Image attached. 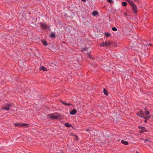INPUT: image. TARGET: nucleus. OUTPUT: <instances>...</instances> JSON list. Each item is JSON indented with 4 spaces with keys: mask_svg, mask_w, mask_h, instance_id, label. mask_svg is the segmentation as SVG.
Returning <instances> with one entry per match:
<instances>
[{
    "mask_svg": "<svg viewBox=\"0 0 153 153\" xmlns=\"http://www.w3.org/2000/svg\"><path fill=\"white\" fill-rule=\"evenodd\" d=\"M112 44V42L109 41L105 42L102 41L100 45V46L101 47H103L104 46L106 47H109L111 46Z\"/></svg>",
    "mask_w": 153,
    "mask_h": 153,
    "instance_id": "f257e3e1",
    "label": "nucleus"
},
{
    "mask_svg": "<svg viewBox=\"0 0 153 153\" xmlns=\"http://www.w3.org/2000/svg\"><path fill=\"white\" fill-rule=\"evenodd\" d=\"M130 5L132 7V10L133 12L135 14L137 13L138 10L136 5L134 3L133 1L130 4Z\"/></svg>",
    "mask_w": 153,
    "mask_h": 153,
    "instance_id": "f03ea898",
    "label": "nucleus"
},
{
    "mask_svg": "<svg viewBox=\"0 0 153 153\" xmlns=\"http://www.w3.org/2000/svg\"><path fill=\"white\" fill-rule=\"evenodd\" d=\"M48 117L51 119H59L60 118L59 116L57 115H55L53 114H49L48 116Z\"/></svg>",
    "mask_w": 153,
    "mask_h": 153,
    "instance_id": "7ed1b4c3",
    "label": "nucleus"
},
{
    "mask_svg": "<svg viewBox=\"0 0 153 153\" xmlns=\"http://www.w3.org/2000/svg\"><path fill=\"white\" fill-rule=\"evenodd\" d=\"M14 125L16 127H21L22 126H26L27 127L28 126V124H25L24 123H14Z\"/></svg>",
    "mask_w": 153,
    "mask_h": 153,
    "instance_id": "20e7f679",
    "label": "nucleus"
},
{
    "mask_svg": "<svg viewBox=\"0 0 153 153\" xmlns=\"http://www.w3.org/2000/svg\"><path fill=\"white\" fill-rule=\"evenodd\" d=\"M41 27L44 29H46L49 28V26L47 25L45 23H40Z\"/></svg>",
    "mask_w": 153,
    "mask_h": 153,
    "instance_id": "39448f33",
    "label": "nucleus"
},
{
    "mask_svg": "<svg viewBox=\"0 0 153 153\" xmlns=\"http://www.w3.org/2000/svg\"><path fill=\"white\" fill-rule=\"evenodd\" d=\"M137 116L140 117L145 118V117L143 116V112L142 111H140L139 112H137Z\"/></svg>",
    "mask_w": 153,
    "mask_h": 153,
    "instance_id": "423d86ee",
    "label": "nucleus"
},
{
    "mask_svg": "<svg viewBox=\"0 0 153 153\" xmlns=\"http://www.w3.org/2000/svg\"><path fill=\"white\" fill-rule=\"evenodd\" d=\"M138 128L140 129V132L141 133H143L145 132H148V131L146 128L142 126H138Z\"/></svg>",
    "mask_w": 153,
    "mask_h": 153,
    "instance_id": "0eeeda50",
    "label": "nucleus"
},
{
    "mask_svg": "<svg viewBox=\"0 0 153 153\" xmlns=\"http://www.w3.org/2000/svg\"><path fill=\"white\" fill-rule=\"evenodd\" d=\"M11 105L10 104H7V105L6 107H2L1 109L2 110H6L7 111H8L9 110Z\"/></svg>",
    "mask_w": 153,
    "mask_h": 153,
    "instance_id": "6e6552de",
    "label": "nucleus"
},
{
    "mask_svg": "<svg viewBox=\"0 0 153 153\" xmlns=\"http://www.w3.org/2000/svg\"><path fill=\"white\" fill-rule=\"evenodd\" d=\"M60 101L61 103H62V104H64V105H66L67 106H69L70 105H71V103H66L62 100H60Z\"/></svg>",
    "mask_w": 153,
    "mask_h": 153,
    "instance_id": "1a4fd4ad",
    "label": "nucleus"
},
{
    "mask_svg": "<svg viewBox=\"0 0 153 153\" xmlns=\"http://www.w3.org/2000/svg\"><path fill=\"white\" fill-rule=\"evenodd\" d=\"M77 112V111L75 109H73L72 111L70 112V114L71 115H74Z\"/></svg>",
    "mask_w": 153,
    "mask_h": 153,
    "instance_id": "9d476101",
    "label": "nucleus"
},
{
    "mask_svg": "<svg viewBox=\"0 0 153 153\" xmlns=\"http://www.w3.org/2000/svg\"><path fill=\"white\" fill-rule=\"evenodd\" d=\"M39 70L40 71H42L43 70L44 71H48V70L44 66H42L40 68H39Z\"/></svg>",
    "mask_w": 153,
    "mask_h": 153,
    "instance_id": "9b49d317",
    "label": "nucleus"
},
{
    "mask_svg": "<svg viewBox=\"0 0 153 153\" xmlns=\"http://www.w3.org/2000/svg\"><path fill=\"white\" fill-rule=\"evenodd\" d=\"M103 93L105 95H106V96L108 95V92L107 91V89H106L105 88H104L103 89Z\"/></svg>",
    "mask_w": 153,
    "mask_h": 153,
    "instance_id": "f8f14e48",
    "label": "nucleus"
},
{
    "mask_svg": "<svg viewBox=\"0 0 153 153\" xmlns=\"http://www.w3.org/2000/svg\"><path fill=\"white\" fill-rule=\"evenodd\" d=\"M65 126L67 127H70L72 126L71 124H69L68 123H66L64 124Z\"/></svg>",
    "mask_w": 153,
    "mask_h": 153,
    "instance_id": "ddd939ff",
    "label": "nucleus"
},
{
    "mask_svg": "<svg viewBox=\"0 0 153 153\" xmlns=\"http://www.w3.org/2000/svg\"><path fill=\"white\" fill-rule=\"evenodd\" d=\"M121 143L125 145H127L128 144V142L127 141H125L123 140H121Z\"/></svg>",
    "mask_w": 153,
    "mask_h": 153,
    "instance_id": "4468645a",
    "label": "nucleus"
},
{
    "mask_svg": "<svg viewBox=\"0 0 153 153\" xmlns=\"http://www.w3.org/2000/svg\"><path fill=\"white\" fill-rule=\"evenodd\" d=\"M148 142L149 143H151L152 142L148 139H146L145 140V143L147 144V145H148V143L147 142Z\"/></svg>",
    "mask_w": 153,
    "mask_h": 153,
    "instance_id": "2eb2a0df",
    "label": "nucleus"
},
{
    "mask_svg": "<svg viewBox=\"0 0 153 153\" xmlns=\"http://www.w3.org/2000/svg\"><path fill=\"white\" fill-rule=\"evenodd\" d=\"M92 14L93 16H95L98 14V13L97 11H94L92 12Z\"/></svg>",
    "mask_w": 153,
    "mask_h": 153,
    "instance_id": "dca6fc26",
    "label": "nucleus"
},
{
    "mask_svg": "<svg viewBox=\"0 0 153 153\" xmlns=\"http://www.w3.org/2000/svg\"><path fill=\"white\" fill-rule=\"evenodd\" d=\"M42 43L45 46H47L48 45L47 43L45 41H42Z\"/></svg>",
    "mask_w": 153,
    "mask_h": 153,
    "instance_id": "f3484780",
    "label": "nucleus"
},
{
    "mask_svg": "<svg viewBox=\"0 0 153 153\" xmlns=\"http://www.w3.org/2000/svg\"><path fill=\"white\" fill-rule=\"evenodd\" d=\"M122 6L125 7H126L127 6V4L126 2H123L122 3Z\"/></svg>",
    "mask_w": 153,
    "mask_h": 153,
    "instance_id": "a211bd4d",
    "label": "nucleus"
},
{
    "mask_svg": "<svg viewBox=\"0 0 153 153\" xmlns=\"http://www.w3.org/2000/svg\"><path fill=\"white\" fill-rule=\"evenodd\" d=\"M105 35L106 37H108L110 36V34L107 32L105 33Z\"/></svg>",
    "mask_w": 153,
    "mask_h": 153,
    "instance_id": "6ab92c4d",
    "label": "nucleus"
},
{
    "mask_svg": "<svg viewBox=\"0 0 153 153\" xmlns=\"http://www.w3.org/2000/svg\"><path fill=\"white\" fill-rule=\"evenodd\" d=\"M50 36L51 37H54L55 36V35L54 33H51Z\"/></svg>",
    "mask_w": 153,
    "mask_h": 153,
    "instance_id": "aec40b11",
    "label": "nucleus"
},
{
    "mask_svg": "<svg viewBox=\"0 0 153 153\" xmlns=\"http://www.w3.org/2000/svg\"><path fill=\"white\" fill-rule=\"evenodd\" d=\"M150 113V112L146 110L144 112V113L146 115H148Z\"/></svg>",
    "mask_w": 153,
    "mask_h": 153,
    "instance_id": "412c9836",
    "label": "nucleus"
},
{
    "mask_svg": "<svg viewBox=\"0 0 153 153\" xmlns=\"http://www.w3.org/2000/svg\"><path fill=\"white\" fill-rule=\"evenodd\" d=\"M112 30L114 31H117V29L114 27H112Z\"/></svg>",
    "mask_w": 153,
    "mask_h": 153,
    "instance_id": "4be33fe9",
    "label": "nucleus"
},
{
    "mask_svg": "<svg viewBox=\"0 0 153 153\" xmlns=\"http://www.w3.org/2000/svg\"><path fill=\"white\" fill-rule=\"evenodd\" d=\"M126 1H127L129 4L131 3L133 1H130V0H125Z\"/></svg>",
    "mask_w": 153,
    "mask_h": 153,
    "instance_id": "5701e85b",
    "label": "nucleus"
},
{
    "mask_svg": "<svg viewBox=\"0 0 153 153\" xmlns=\"http://www.w3.org/2000/svg\"><path fill=\"white\" fill-rule=\"evenodd\" d=\"M76 137L75 138V139L77 140H79V139H78V137H77V136L76 135H75V136Z\"/></svg>",
    "mask_w": 153,
    "mask_h": 153,
    "instance_id": "b1692460",
    "label": "nucleus"
},
{
    "mask_svg": "<svg viewBox=\"0 0 153 153\" xmlns=\"http://www.w3.org/2000/svg\"><path fill=\"white\" fill-rule=\"evenodd\" d=\"M109 3H111L112 2V0H107Z\"/></svg>",
    "mask_w": 153,
    "mask_h": 153,
    "instance_id": "393cba45",
    "label": "nucleus"
},
{
    "mask_svg": "<svg viewBox=\"0 0 153 153\" xmlns=\"http://www.w3.org/2000/svg\"><path fill=\"white\" fill-rule=\"evenodd\" d=\"M83 50H84V51L87 50V49H86V48H82V50H81V51L82 52V51H83Z\"/></svg>",
    "mask_w": 153,
    "mask_h": 153,
    "instance_id": "a878e982",
    "label": "nucleus"
},
{
    "mask_svg": "<svg viewBox=\"0 0 153 153\" xmlns=\"http://www.w3.org/2000/svg\"><path fill=\"white\" fill-rule=\"evenodd\" d=\"M70 135H71L72 136H75V134H74V133H71L70 134Z\"/></svg>",
    "mask_w": 153,
    "mask_h": 153,
    "instance_id": "bb28decb",
    "label": "nucleus"
},
{
    "mask_svg": "<svg viewBox=\"0 0 153 153\" xmlns=\"http://www.w3.org/2000/svg\"><path fill=\"white\" fill-rule=\"evenodd\" d=\"M82 1H84V2H86V0H81Z\"/></svg>",
    "mask_w": 153,
    "mask_h": 153,
    "instance_id": "cd10ccee",
    "label": "nucleus"
},
{
    "mask_svg": "<svg viewBox=\"0 0 153 153\" xmlns=\"http://www.w3.org/2000/svg\"><path fill=\"white\" fill-rule=\"evenodd\" d=\"M134 0L135 1H136L137 2H138L139 1L138 0Z\"/></svg>",
    "mask_w": 153,
    "mask_h": 153,
    "instance_id": "c85d7f7f",
    "label": "nucleus"
},
{
    "mask_svg": "<svg viewBox=\"0 0 153 153\" xmlns=\"http://www.w3.org/2000/svg\"><path fill=\"white\" fill-rule=\"evenodd\" d=\"M89 57L90 58H91V56L90 55H89Z\"/></svg>",
    "mask_w": 153,
    "mask_h": 153,
    "instance_id": "c756f323",
    "label": "nucleus"
},
{
    "mask_svg": "<svg viewBox=\"0 0 153 153\" xmlns=\"http://www.w3.org/2000/svg\"><path fill=\"white\" fill-rule=\"evenodd\" d=\"M86 130L87 131H89V129H87Z\"/></svg>",
    "mask_w": 153,
    "mask_h": 153,
    "instance_id": "7c9ffc66",
    "label": "nucleus"
},
{
    "mask_svg": "<svg viewBox=\"0 0 153 153\" xmlns=\"http://www.w3.org/2000/svg\"><path fill=\"white\" fill-rule=\"evenodd\" d=\"M149 45H150L151 46H152V45L151 44H149Z\"/></svg>",
    "mask_w": 153,
    "mask_h": 153,
    "instance_id": "2f4dec72",
    "label": "nucleus"
},
{
    "mask_svg": "<svg viewBox=\"0 0 153 153\" xmlns=\"http://www.w3.org/2000/svg\"><path fill=\"white\" fill-rule=\"evenodd\" d=\"M136 153H139L138 151H136Z\"/></svg>",
    "mask_w": 153,
    "mask_h": 153,
    "instance_id": "473e14b6",
    "label": "nucleus"
},
{
    "mask_svg": "<svg viewBox=\"0 0 153 153\" xmlns=\"http://www.w3.org/2000/svg\"><path fill=\"white\" fill-rule=\"evenodd\" d=\"M146 107L145 108V109H144V110H146Z\"/></svg>",
    "mask_w": 153,
    "mask_h": 153,
    "instance_id": "72a5a7b5",
    "label": "nucleus"
},
{
    "mask_svg": "<svg viewBox=\"0 0 153 153\" xmlns=\"http://www.w3.org/2000/svg\"><path fill=\"white\" fill-rule=\"evenodd\" d=\"M145 123H146V122H147V121H146L145 120Z\"/></svg>",
    "mask_w": 153,
    "mask_h": 153,
    "instance_id": "f704fd0d",
    "label": "nucleus"
},
{
    "mask_svg": "<svg viewBox=\"0 0 153 153\" xmlns=\"http://www.w3.org/2000/svg\"><path fill=\"white\" fill-rule=\"evenodd\" d=\"M63 42V43H65V42Z\"/></svg>",
    "mask_w": 153,
    "mask_h": 153,
    "instance_id": "c9c22d12",
    "label": "nucleus"
},
{
    "mask_svg": "<svg viewBox=\"0 0 153 153\" xmlns=\"http://www.w3.org/2000/svg\"><path fill=\"white\" fill-rule=\"evenodd\" d=\"M1 100H0V102H1Z\"/></svg>",
    "mask_w": 153,
    "mask_h": 153,
    "instance_id": "e433bc0d",
    "label": "nucleus"
},
{
    "mask_svg": "<svg viewBox=\"0 0 153 153\" xmlns=\"http://www.w3.org/2000/svg\"><path fill=\"white\" fill-rule=\"evenodd\" d=\"M152 149L153 150V148Z\"/></svg>",
    "mask_w": 153,
    "mask_h": 153,
    "instance_id": "4c0bfd02",
    "label": "nucleus"
}]
</instances>
